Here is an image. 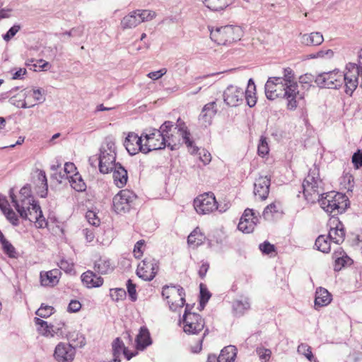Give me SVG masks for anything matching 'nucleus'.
<instances>
[{"instance_id":"20e7f679","label":"nucleus","mask_w":362,"mask_h":362,"mask_svg":"<svg viewBox=\"0 0 362 362\" xmlns=\"http://www.w3.org/2000/svg\"><path fill=\"white\" fill-rule=\"evenodd\" d=\"M319 201L321 207L332 216L344 211L348 205L347 197L341 193L333 192L325 194Z\"/></svg>"},{"instance_id":"1a4fd4ad","label":"nucleus","mask_w":362,"mask_h":362,"mask_svg":"<svg viewBox=\"0 0 362 362\" xmlns=\"http://www.w3.org/2000/svg\"><path fill=\"white\" fill-rule=\"evenodd\" d=\"M145 139L143 153H147L151 151L164 148L167 145L162 139V134L157 129H146L142 133Z\"/></svg>"},{"instance_id":"37998d69","label":"nucleus","mask_w":362,"mask_h":362,"mask_svg":"<svg viewBox=\"0 0 362 362\" xmlns=\"http://www.w3.org/2000/svg\"><path fill=\"white\" fill-rule=\"evenodd\" d=\"M28 97H33V100L38 103H43L45 101V90L40 88H33L26 89Z\"/></svg>"},{"instance_id":"aec40b11","label":"nucleus","mask_w":362,"mask_h":362,"mask_svg":"<svg viewBox=\"0 0 362 362\" xmlns=\"http://www.w3.org/2000/svg\"><path fill=\"white\" fill-rule=\"evenodd\" d=\"M10 198L13 206L20 214L21 217H26V211L33 206L34 204H37L33 197L16 199L13 189L10 190Z\"/></svg>"},{"instance_id":"c03bdc74","label":"nucleus","mask_w":362,"mask_h":362,"mask_svg":"<svg viewBox=\"0 0 362 362\" xmlns=\"http://www.w3.org/2000/svg\"><path fill=\"white\" fill-rule=\"evenodd\" d=\"M203 239V235L196 228L188 236L187 243L190 246L194 248L202 244Z\"/></svg>"},{"instance_id":"680f3d73","label":"nucleus","mask_w":362,"mask_h":362,"mask_svg":"<svg viewBox=\"0 0 362 362\" xmlns=\"http://www.w3.org/2000/svg\"><path fill=\"white\" fill-rule=\"evenodd\" d=\"M6 218L10 221V223L13 226L18 225V218L16 213L12 209H8L4 214Z\"/></svg>"},{"instance_id":"e433bc0d","label":"nucleus","mask_w":362,"mask_h":362,"mask_svg":"<svg viewBox=\"0 0 362 362\" xmlns=\"http://www.w3.org/2000/svg\"><path fill=\"white\" fill-rule=\"evenodd\" d=\"M334 257L335 258V269H340L341 267H344L345 264H350L351 259L345 254V252L339 248L334 252Z\"/></svg>"},{"instance_id":"7c9ffc66","label":"nucleus","mask_w":362,"mask_h":362,"mask_svg":"<svg viewBox=\"0 0 362 362\" xmlns=\"http://www.w3.org/2000/svg\"><path fill=\"white\" fill-rule=\"evenodd\" d=\"M114 269L110 259L106 257H100L95 262L94 269L100 274H106L111 272Z\"/></svg>"},{"instance_id":"2eb2a0df","label":"nucleus","mask_w":362,"mask_h":362,"mask_svg":"<svg viewBox=\"0 0 362 362\" xmlns=\"http://www.w3.org/2000/svg\"><path fill=\"white\" fill-rule=\"evenodd\" d=\"M112 351L113 358L110 362H120L122 354H123L128 361L137 354L136 351L130 352L119 337H117L113 340L112 343Z\"/></svg>"},{"instance_id":"ea45409f","label":"nucleus","mask_w":362,"mask_h":362,"mask_svg":"<svg viewBox=\"0 0 362 362\" xmlns=\"http://www.w3.org/2000/svg\"><path fill=\"white\" fill-rule=\"evenodd\" d=\"M203 3L211 11H220L228 6L229 0H203Z\"/></svg>"},{"instance_id":"4d7b16f0","label":"nucleus","mask_w":362,"mask_h":362,"mask_svg":"<svg viewBox=\"0 0 362 362\" xmlns=\"http://www.w3.org/2000/svg\"><path fill=\"white\" fill-rule=\"evenodd\" d=\"M86 218L88 223L92 226H98L100 225V218L97 216L96 213L93 211H88Z\"/></svg>"},{"instance_id":"7ed1b4c3","label":"nucleus","mask_w":362,"mask_h":362,"mask_svg":"<svg viewBox=\"0 0 362 362\" xmlns=\"http://www.w3.org/2000/svg\"><path fill=\"white\" fill-rule=\"evenodd\" d=\"M243 30L238 25H225L215 29H210L211 39L218 45H230L240 40Z\"/></svg>"},{"instance_id":"423d86ee","label":"nucleus","mask_w":362,"mask_h":362,"mask_svg":"<svg viewBox=\"0 0 362 362\" xmlns=\"http://www.w3.org/2000/svg\"><path fill=\"white\" fill-rule=\"evenodd\" d=\"M136 195L130 190L123 189L117 193L112 199L113 209L117 214H125L133 207Z\"/></svg>"},{"instance_id":"09e8293b","label":"nucleus","mask_w":362,"mask_h":362,"mask_svg":"<svg viewBox=\"0 0 362 362\" xmlns=\"http://www.w3.org/2000/svg\"><path fill=\"white\" fill-rule=\"evenodd\" d=\"M315 308L318 310L320 308L329 305L332 300V296H315Z\"/></svg>"},{"instance_id":"13d9d810","label":"nucleus","mask_w":362,"mask_h":362,"mask_svg":"<svg viewBox=\"0 0 362 362\" xmlns=\"http://www.w3.org/2000/svg\"><path fill=\"white\" fill-rule=\"evenodd\" d=\"M21 30V25H13L8 32L3 35V39L6 42H8L11 40L12 37H13L16 33Z\"/></svg>"},{"instance_id":"473e14b6","label":"nucleus","mask_w":362,"mask_h":362,"mask_svg":"<svg viewBox=\"0 0 362 362\" xmlns=\"http://www.w3.org/2000/svg\"><path fill=\"white\" fill-rule=\"evenodd\" d=\"M34 321L35 325L37 326V331L40 334L45 337L54 336L55 332L53 329L52 325H48L46 321L38 317H35Z\"/></svg>"},{"instance_id":"39448f33","label":"nucleus","mask_w":362,"mask_h":362,"mask_svg":"<svg viewBox=\"0 0 362 362\" xmlns=\"http://www.w3.org/2000/svg\"><path fill=\"white\" fill-rule=\"evenodd\" d=\"M194 304H186L183 315V330L187 334H197L204 329V320L197 313L191 312Z\"/></svg>"},{"instance_id":"9b49d317","label":"nucleus","mask_w":362,"mask_h":362,"mask_svg":"<svg viewBox=\"0 0 362 362\" xmlns=\"http://www.w3.org/2000/svg\"><path fill=\"white\" fill-rule=\"evenodd\" d=\"M158 271V262L152 257H146L136 269L138 276L145 281L152 280Z\"/></svg>"},{"instance_id":"49530a36","label":"nucleus","mask_w":362,"mask_h":362,"mask_svg":"<svg viewBox=\"0 0 362 362\" xmlns=\"http://www.w3.org/2000/svg\"><path fill=\"white\" fill-rule=\"evenodd\" d=\"M160 133L162 134V139H163L164 142L168 147H170L171 150H175L177 148V144L174 139L173 132L166 131L165 132Z\"/></svg>"},{"instance_id":"4c0bfd02","label":"nucleus","mask_w":362,"mask_h":362,"mask_svg":"<svg viewBox=\"0 0 362 362\" xmlns=\"http://www.w3.org/2000/svg\"><path fill=\"white\" fill-rule=\"evenodd\" d=\"M166 299L170 309L173 311H177L185 303V299L182 296H167Z\"/></svg>"},{"instance_id":"a211bd4d","label":"nucleus","mask_w":362,"mask_h":362,"mask_svg":"<svg viewBox=\"0 0 362 362\" xmlns=\"http://www.w3.org/2000/svg\"><path fill=\"white\" fill-rule=\"evenodd\" d=\"M144 136L142 134L139 136L134 132L128 134L125 139L124 145L130 155H135L139 151L143 153L144 144H143Z\"/></svg>"},{"instance_id":"ddd939ff","label":"nucleus","mask_w":362,"mask_h":362,"mask_svg":"<svg viewBox=\"0 0 362 362\" xmlns=\"http://www.w3.org/2000/svg\"><path fill=\"white\" fill-rule=\"evenodd\" d=\"M160 132H173V130H177V133L182 137L183 142L187 146V147L192 148V153H194L197 150L193 146V141L189 139V132L187 128L185 126V124H180L178 127H174L173 122L170 121H165L158 129Z\"/></svg>"},{"instance_id":"f8f14e48","label":"nucleus","mask_w":362,"mask_h":362,"mask_svg":"<svg viewBox=\"0 0 362 362\" xmlns=\"http://www.w3.org/2000/svg\"><path fill=\"white\" fill-rule=\"evenodd\" d=\"M360 67L355 64H350L346 73H342V83L344 82L346 94L351 95L358 84Z\"/></svg>"},{"instance_id":"5701e85b","label":"nucleus","mask_w":362,"mask_h":362,"mask_svg":"<svg viewBox=\"0 0 362 362\" xmlns=\"http://www.w3.org/2000/svg\"><path fill=\"white\" fill-rule=\"evenodd\" d=\"M62 272L59 269H54L47 272H41L40 279L42 286L53 287L56 286L61 277Z\"/></svg>"},{"instance_id":"6e6d98bb","label":"nucleus","mask_w":362,"mask_h":362,"mask_svg":"<svg viewBox=\"0 0 362 362\" xmlns=\"http://www.w3.org/2000/svg\"><path fill=\"white\" fill-rule=\"evenodd\" d=\"M244 97L247 101V104L250 107H254L257 103V98L255 96V91L250 89H247L244 91Z\"/></svg>"},{"instance_id":"0eeeda50","label":"nucleus","mask_w":362,"mask_h":362,"mask_svg":"<svg viewBox=\"0 0 362 362\" xmlns=\"http://www.w3.org/2000/svg\"><path fill=\"white\" fill-rule=\"evenodd\" d=\"M194 207L196 211L199 214H207L216 209L223 211L219 209L214 193L206 192L199 195L194 200Z\"/></svg>"},{"instance_id":"e2e57ef3","label":"nucleus","mask_w":362,"mask_h":362,"mask_svg":"<svg viewBox=\"0 0 362 362\" xmlns=\"http://www.w3.org/2000/svg\"><path fill=\"white\" fill-rule=\"evenodd\" d=\"M81 306L82 305L79 300H71L69 303L67 311L69 313H76L81 310Z\"/></svg>"},{"instance_id":"f257e3e1","label":"nucleus","mask_w":362,"mask_h":362,"mask_svg":"<svg viewBox=\"0 0 362 362\" xmlns=\"http://www.w3.org/2000/svg\"><path fill=\"white\" fill-rule=\"evenodd\" d=\"M265 94L267 99L273 100L278 98H284L287 100V107L293 110L298 106L300 100L304 98L299 90H295L293 86L288 87L282 83L279 78L269 77L265 84Z\"/></svg>"},{"instance_id":"603ef678","label":"nucleus","mask_w":362,"mask_h":362,"mask_svg":"<svg viewBox=\"0 0 362 362\" xmlns=\"http://www.w3.org/2000/svg\"><path fill=\"white\" fill-rule=\"evenodd\" d=\"M181 294L183 293V288L180 285H165L163 287V291L161 294Z\"/></svg>"},{"instance_id":"774afa93","label":"nucleus","mask_w":362,"mask_h":362,"mask_svg":"<svg viewBox=\"0 0 362 362\" xmlns=\"http://www.w3.org/2000/svg\"><path fill=\"white\" fill-rule=\"evenodd\" d=\"M145 241L144 240H141L138 241L134 245V257L137 259L141 258L143 255V251L141 250L142 246L144 245Z\"/></svg>"},{"instance_id":"338daca9","label":"nucleus","mask_w":362,"mask_h":362,"mask_svg":"<svg viewBox=\"0 0 362 362\" xmlns=\"http://www.w3.org/2000/svg\"><path fill=\"white\" fill-rule=\"evenodd\" d=\"M100 149H104L107 153H116L115 144L112 139L106 140L105 146H103Z\"/></svg>"},{"instance_id":"c85d7f7f","label":"nucleus","mask_w":362,"mask_h":362,"mask_svg":"<svg viewBox=\"0 0 362 362\" xmlns=\"http://www.w3.org/2000/svg\"><path fill=\"white\" fill-rule=\"evenodd\" d=\"M250 308V304L247 298L235 300L232 303L233 314L237 317L244 315Z\"/></svg>"},{"instance_id":"79ce46f5","label":"nucleus","mask_w":362,"mask_h":362,"mask_svg":"<svg viewBox=\"0 0 362 362\" xmlns=\"http://www.w3.org/2000/svg\"><path fill=\"white\" fill-rule=\"evenodd\" d=\"M330 241L325 235H320L315 240V247L324 253H328L331 249Z\"/></svg>"},{"instance_id":"f704fd0d","label":"nucleus","mask_w":362,"mask_h":362,"mask_svg":"<svg viewBox=\"0 0 362 362\" xmlns=\"http://www.w3.org/2000/svg\"><path fill=\"white\" fill-rule=\"evenodd\" d=\"M0 243L4 252L11 258H15L17 256V252L13 245L4 237L0 230Z\"/></svg>"},{"instance_id":"69168bd1","label":"nucleus","mask_w":362,"mask_h":362,"mask_svg":"<svg viewBox=\"0 0 362 362\" xmlns=\"http://www.w3.org/2000/svg\"><path fill=\"white\" fill-rule=\"evenodd\" d=\"M167 73V69L165 68L160 69L158 71H152L147 74V76L152 80H158L160 78L163 76H164Z\"/></svg>"},{"instance_id":"a19ab883","label":"nucleus","mask_w":362,"mask_h":362,"mask_svg":"<svg viewBox=\"0 0 362 362\" xmlns=\"http://www.w3.org/2000/svg\"><path fill=\"white\" fill-rule=\"evenodd\" d=\"M282 80V83L286 84L288 87L289 86H293L295 90H298V86L296 81H294V74L291 68H286L284 70V75L282 77H279Z\"/></svg>"},{"instance_id":"c756f323","label":"nucleus","mask_w":362,"mask_h":362,"mask_svg":"<svg viewBox=\"0 0 362 362\" xmlns=\"http://www.w3.org/2000/svg\"><path fill=\"white\" fill-rule=\"evenodd\" d=\"M28 98L26 89L21 90L19 93L12 96L9 98V103L17 107L21 108H30L35 106V104L28 105L25 99Z\"/></svg>"},{"instance_id":"0e129e2a","label":"nucleus","mask_w":362,"mask_h":362,"mask_svg":"<svg viewBox=\"0 0 362 362\" xmlns=\"http://www.w3.org/2000/svg\"><path fill=\"white\" fill-rule=\"evenodd\" d=\"M259 249L264 254L266 255H269L275 250L274 245L267 241L259 245Z\"/></svg>"},{"instance_id":"2f4dec72","label":"nucleus","mask_w":362,"mask_h":362,"mask_svg":"<svg viewBox=\"0 0 362 362\" xmlns=\"http://www.w3.org/2000/svg\"><path fill=\"white\" fill-rule=\"evenodd\" d=\"M236 354V348L234 346H226L217 357V362H234Z\"/></svg>"},{"instance_id":"412c9836","label":"nucleus","mask_w":362,"mask_h":362,"mask_svg":"<svg viewBox=\"0 0 362 362\" xmlns=\"http://www.w3.org/2000/svg\"><path fill=\"white\" fill-rule=\"evenodd\" d=\"M217 112L216 103L211 102L206 104L199 116L200 124L204 127H207L212 122V119Z\"/></svg>"},{"instance_id":"3c124183","label":"nucleus","mask_w":362,"mask_h":362,"mask_svg":"<svg viewBox=\"0 0 362 362\" xmlns=\"http://www.w3.org/2000/svg\"><path fill=\"white\" fill-rule=\"evenodd\" d=\"M76 168L73 163H66L64 164V173L63 174L60 173L59 177L61 179H69L70 175H72L74 173H76Z\"/></svg>"},{"instance_id":"4be33fe9","label":"nucleus","mask_w":362,"mask_h":362,"mask_svg":"<svg viewBox=\"0 0 362 362\" xmlns=\"http://www.w3.org/2000/svg\"><path fill=\"white\" fill-rule=\"evenodd\" d=\"M270 179L267 176H260L254 183V194L262 200L267 198L269 192Z\"/></svg>"},{"instance_id":"f03ea898","label":"nucleus","mask_w":362,"mask_h":362,"mask_svg":"<svg viewBox=\"0 0 362 362\" xmlns=\"http://www.w3.org/2000/svg\"><path fill=\"white\" fill-rule=\"evenodd\" d=\"M303 194L305 199L310 203L319 202L325 195L323 193V183L320 178L319 168L314 165L304 179L302 184Z\"/></svg>"},{"instance_id":"c9c22d12","label":"nucleus","mask_w":362,"mask_h":362,"mask_svg":"<svg viewBox=\"0 0 362 362\" xmlns=\"http://www.w3.org/2000/svg\"><path fill=\"white\" fill-rule=\"evenodd\" d=\"M71 186L75 190L78 192H83L86 189V184L83 180L81 175L78 173H74L67 179Z\"/></svg>"},{"instance_id":"5fc2aeb1","label":"nucleus","mask_w":362,"mask_h":362,"mask_svg":"<svg viewBox=\"0 0 362 362\" xmlns=\"http://www.w3.org/2000/svg\"><path fill=\"white\" fill-rule=\"evenodd\" d=\"M278 212V208L276 205L274 203H272L269 205H268L267 207L264 208L262 216L264 219L268 220L270 219L273 214Z\"/></svg>"},{"instance_id":"a18cd8bd","label":"nucleus","mask_w":362,"mask_h":362,"mask_svg":"<svg viewBox=\"0 0 362 362\" xmlns=\"http://www.w3.org/2000/svg\"><path fill=\"white\" fill-rule=\"evenodd\" d=\"M136 12L139 23L149 21L156 17V12L146 9H137Z\"/></svg>"},{"instance_id":"58836bf2","label":"nucleus","mask_w":362,"mask_h":362,"mask_svg":"<svg viewBox=\"0 0 362 362\" xmlns=\"http://www.w3.org/2000/svg\"><path fill=\"white\" fill-rule=\"evenodd\" d=\"M37 184L40 185L37 193L41 197H45L47 194V182L45 173L40 170L37 174Z\"/></svg>"},{"instance_id":"dca6fc26","label":"nucleus","mask_w":362,"mask_h":362,"mask_svg":"<svg viewBox=\"0 0 362 362\" xmlns=\"http://www.w3.org/2000/svg\"><path fill=\"white\" fill-rule=\"evenodd\" d=\"M244 90L235 86H229L223 93L224 102L229 106H238L243 100Z\"/></svg>"},{"instance_id":"cd10ccee","label":"nucleus","mask_w":362,"mask_h":362,"mask_svg":"<svg viewBox=\"0 0 362 362\" xmlns=\"http://www.w3.org/2000/svg\"><path fill=\"white\" fill-rule=\"evenodd\" d=\"M301 43L306 46H317L321 45L324 38L319 32H313L310 34H304L300 38Z\"/></svg>"},{"instance_id":"9d476101","label":"nucleus","mask_w":362,"mask_h":362,"mask_svg":"<svg viewBox=\"0 0 362 362\" xmlns=\"http://www.w3.org/2000/svg\"><path fill=\"white\" fill-rule=\"evenodd\" d=\"M260 214L252 209H246L238 225L239 230L244 233H252L255 226L259 222Z\"/></svg>"},{"instance_id":"4468645a","label":"nucleus","mask_w":362,"mask_h":362,"mask_svg":"<svg viewBox=\"0 0 362 362\" xmlns=\"http://www.w3.org/2000/svg\"><path fill=\"white\" fill-rule=\"evenodd\" d=\"M75 354V348L71 344L60 342L55 347L54 357L58 362H72Z\"/></svg>"},{"instance_id":"6e6552de","label":"nucleus","mask_w":362,"mask_h":362,"mask_svg":"<svg viewBox=\"0 0 362 362\" xmlns=\"http://www.w3.org/2000/svg\"><path fill=\"white\" fill-rule=\"evenodd\" d=\"M315 83L320 88L337 89L342 85V72L334 70L320 73L315 77Z\"/></svg>"},{"instance_id":"72a5a7b5","label":"nucleus","mask_w":362,"mask_h":362,"mask_svg":"<svg viewBox=\"0 0 362 362\" xmlns=\"http://www.w3.org/2000/svg\"><path fill=\"white\" fill-rule=\"evenodd\" d=\"M139 21L135 11L125 16L121 21L122 29H131L139 25Z\"/></svg>"},{"instance_id":"8fccbe9b","label":"nucleus","mask_w":362,"mask_h":362,"mask_svg":"<svg viewBox=\"0 0 362 362\" xmlns=\"http://www.w3.org/2000/svg\"><path fill=\"white\" fill-rule=\"evenodd\" d=\"M54 308L42 303L40 308L36 311V315L42 318L49 317L54 313Z\"/></svg>"},{"instance_id":"052dcab7","label":"nucleus","mask_w":362,"mask_h":362,"mask_svg":"<svg viewBox=\"0 0 362 362\" xmlns=\"http://www.w3.org/2000/svg\"><path fill=\"white\" fill-rule=\"evenodd\" d=\"M352 163L356 168H362V151L358 150L352 156Z\"/></svg>"},{"instance_id":"bb28decb","label":"nucleus","mask_w":362,"mask_h":362,"mask_svg":"<svg viewBox=\"0 0 362 362\" xmlns=\"http://www.w3.org/2000/svg\"><path fill=\"white\" fill-rule=\"evenodd\" d=\"M113 173V180L115 185L119 187H123L128 179L127 171L125 168L119 163L112 170Z\"/></svg>"},{"instance_id":"b1692460","label":"nucleus","mask_w":362,"mask_h":362,"mask_svg":"<svg viewBox=\"0 0 362 362\" xmlns=\"http://www.w3.org/2000/svg\"><path fill=\"white\" fill-rule=\"evenodd\" d=\"M327 237L329 239V240L337 245L342 243L345 238V232L343 228V224L337 221L335 226L330 228L328 236Z\"/></svg>"},{"instance_id":"f3484780","label":"nucleus","mask_w":362,"mask_h":362,"mask_svg":"<svg viewBox=\"0 0 362 362\" xmlns=\"http://www.w3.org/2000/svg\"><path fill=\"white\" fill-rule=\"evenodd\" d=\"M116 153H107L104 149H100L98 157V167L101 173L106 174L112 172L119 163H115Z\"/></svg>"},{"instance_id":"393cba45","label":"nucleus","mask_w":362,"mask_h":362,"mask_svg":"<svg viewBox=\"0 0 362 362\" xmlns=\"http://www.w3.org/2000/svg\"><path fill=\"white\" fill-rule=\"evenodd\" d=\"M81 280L88 288L99 287L103 284V279L98 276L92 271H87L81 275Z\"/></svg>"},{"instance_id":"bf43d9fd","label":"nucleus","mask_w":362,"mask_h":362,"mask_svg":"<svg viewBox=\"0 0 362 362\" xmlns=\"http://www.w3.org/2000/svg\"><path fill=\"white\" fill-rule=\"evenodd\" d=\"M257 354L262 361L267 362L270 358L272 351L268 349L260 348L257 350Z\"/></svg>"},{"instance_id":"6ab92c4d","label":"nucleus","mask_w":362,"mask_h":362,"mask_svg":"<svg viewBox=\"0 0 362 362\" xmlns=\"http://www.w3.org/2000/svg\"><path fill=\"white\" fill-rule=\"evenodd\" d=\"M26 217H21L34 222L35 226L39 228H44L47 226V221L42 214L41 208L38 204H34L31 208L26 211Z\"/></svg>"},{"instance_id":"a878e982","label":"nucleus","mask_w":362,"mask_h":362,"mask_svg":"<svg viewBox=\"0 0 362 362\" xmlns=\"http://www.w3.org/2000/svg\"><path fill=\"white\" fill-rule=\"evenodd\" d=\"M150 344H151L150 333L146 327H141L136 338V349L142 351Z\"/></svg>"},{"instance_id":"864d4df0","label":"nucleus","mask_w":362,"mask_h":362,"mask_svg":"<svg viewBox=\"0 0 362 362\" xmlns=\"http://www.w3.org/2000/svg\"><path fill=\"white\" fill-rule=\"evenodd\" d=\"M269 148L267 138L262 136L259 139V143L257 146V153L261 156H264L269 153Z\"/></svg>"},{"instance_id":"de8ad7c7","label":"nucleus","mask_w":362,"mask_h":362,"mask_svg":"<svg viewBox=\"0 0 362 362\" xmlns=\"http://www.w3.org/2000/svg\"><path fill=\"white\" fill-rule=\"evenodd\" d=\"M297 351L305 356V357L308 359L310 361H312L314 359V356L311 351V347L305 343H301L300 345H298Z\"/></svg>"}]
</instances>
